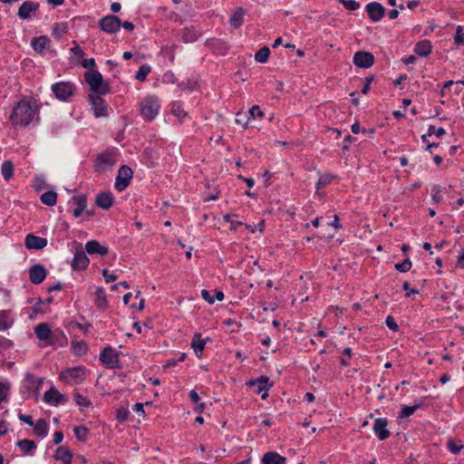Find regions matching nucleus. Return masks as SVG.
Here are the masks:
<instances>
[{
	"instance_id": "nucleus-60",
	"label": "nucleus",
	"mask_w": 464,
	"mask_h": 464,
	"mask_svg": "<svg viewBox=\"0 0 464 464\" xmlns=\"http://www.w3.org/2000/svg\"><path fill=\"white\" fill-rule=\"evenodd\" d=\"M73 44L74 45L71 48V52L81 58L83 57V50L75 42H73Z\"/></svg>"
},
{
	"instance_id": "nucleus-61",
	"label": "nucleus",
	"mask_w": 464,
	"mask_h": 464,
	"mask_svg": "<svg viewBox=\"0 0 464 464\" xmlns=\"http://www.w3.org/2000/svg\"><path fill=\"white\" fill-rule=\"evenodd\" d=\"M82 67H84L86 69L92 70V68L95 65V60L93 58L84 59L82 62Z\"/></svg>"
},
{
	"instance_id": "nucleus-40",
	"label": "nucleus",
	"mask_w": 464,
	"mask_h": 464,
	"mask_svg": "<svg viewBox=\"0 0 464 464\" xmlns=\"http://www.w3.org/2000/svg\"><path fill=\"white\" fill-rule=\"evenodd\" d=\"M170 110L171 113L179 120H183L187 116V112L183 110L179 102H173Z\"/></svg>"
},
{
	"instance_id": "nucleus-46",
	"label": "nucleus",
	"mask_w": 464,
	"mask_h": 464,
	"mask_svg": "<svg viewBox=\"0 0 464 464\" xmlns=\"http://www.w3.org/2000/svg\"><path fill=\"white\" fill-rule=\"evenodd\" d=\"M454 43L457 45H464V33L461 25H458L454 35Z\"/></svg>"
},
{
	"instance_id": "nucleus-20",
	"label": "nucleus",
	"mask_w": 464,
	"mask_h": 464,
	"mask_svg": "<svg viewBox=\"0 0 464 464\" xmlns=\"http://www.w3.org/2000/svg\"><path fill=\"white\" fill-rule=\"evenodd\" d=\"M34 334L38 340L44 342L47 344H51L52 331L50 325L46 323H41L34 328Z\"/></svg>"
},
{
	"instance_id": "nucleus-14",
	"label": "nucleus",
	"mask_w": 464,
	"mask_h": 464,
	"mask_svg": "<svg viewBox=\"0 0 464 464\" xmlns=\"http://www.w3.org/2000/svg\"><path fill=\"white\" fill-rule=\"evenodd\" d=\"M39 9V4L33 1L24 2L18 10V16L23 20H29Z\"/></svg>"
},
{
	"instance_id": "nucleus-54",
	"label": "nucleus",
	"mask_w": 464,
	"mask_h": 464,
	"mask_svg": "<svg viewBox=\"0 0 464 464\" xmlns=\"http://www.w3.org/2000/svg\"><path fill=\"white\" fill-rule=\"evenodd\" d=\"M102 273L106 283L114 282L118 278L115 273H111L107 268L102 269Z\"/></svg>"
},
{
	"instance_id": "nucleus-56",
	"label": "nucleus",
	"mask_w": 464,
	"mask_h": 464,
	"mask_svg": "<svg viewBox=\"0 0 464 464\" xmlns=\"http://www.w3.org/2000/svg\"><path fill=\"white\" fill-rule=\"evenodd\" d=\"M386 325L389 327V329L392 330L393 332H397L399 329V325L394 321L393 317L389 315L386 317L385 320Z\"/></svg>"
},
{
	"instance_id": "nucleus-64",
	"label": "nucleus",
	"mask_w": 464,
	"mask_h": 464,
	"mask_svg": "<svg viewBox=\"0 0 464 464\" xmlns=\"http://www.w3.org/2000/svg\"><path fill=\"white\" fill-rule=\"evenodd\" d=\"M404 291H406V296H411V295H416L419 293L418 290L411 289L408 282H405L402 285Z\"/></svg>"
},
{
	"instance_id": "nucleus-19",
	"label": "nucleus",
	"mask_w": 464,
	"mask_h": 464,
	"mask_svg": "<svg viewBox=\"0 0 464 464\" xmlns=\"http://www.w3.org/2000/svg\"><path fill=\"white\" fill-rule=\"evenodd\" d=\"M44 401L52 406H57L65 401V397L54 387H51L45 392L44 396Z\"/></svg>"
},
{
	"instance_id": "nucleus-59",
	"label": "nucleus",
	"mask_w": 464,
	"mask_h": 464,
	"mask_svg": "<svg viewBox=\"0 0 464 464\" xmlns=\"http://www.w3.org/2000/svg\"><path fill=\"white\" fill-rule=\"evenodd\" d=\"M86 344L84 343H77L73 344V352L77 354H81L86 352Z\"/></svg>"
},
{
	"instance_id": "nucleus-55",
	"label": "nucleus",
	"mask_w": 464,
	"mask_h": 464,
	"mask_svg": "<svg viewBox=\"0 0 464 464\" xmlns=\"http://www.w3.org/2000/svg\"><path fill=\"white\" fill-rule=\"evenodd\" d=\"M223 218L226 222L230 224L231 229H236L238 226L243 225L241 221L234 220L230 215H225Z\"/></svg>"
},
{
	"instance_id": "nucleus-49",
	"label": "nucleus",
	"mask_w": 464,
	"mask_h": 464,
	"mask_svg": "<svg viewBox=\"0 0 464 464\" xmlns=\"http://www.w3.org/2000/svg\"><path fill=\"white\" fill-rule=\"evenodd\" d=\"M177 79L174 73L171 71H168L162 75V82L167 84H174L176 83Z\"/></svg>"
},
{
	"instance_id": "nucleus-45",
	"label": "nucleus",
	"mask_w": 464,
	"mask_h": 464,
	"mask_svg": "<svg viewBox=\"0 0 464 464\" xmlns=\"http://www.w3.org/2000/svg\"><path fill=\"white\" fill-rule=\"evenodd\" d=\"M10 391V383L8 382H0V404L5 401Z\"/></svg>"
},
{
	"instance_id": "nucleus-48",
	"label": "nucleus",
	"mask_w": 464,
	"mask_h": 464,
	"mask_svg": "<svg viewBox=\"0 0 464 464\" xmlns=\"http://www.w3.org/2000/svg\"><path fill=\"white\" fill-rule=\"evenodd\" d=\"M396 270L405 273L411 268V261L410 259H405L401 263H398L395 265Z\"/></svg>"
},
{
	"instance_id": "nucleus-33",
	"label": "nucleus",
	"mask_w": 464,
	"mask_h": 464,
	"mask_svg": "<svg viewBox=\"0 0 464 464\" xmlns=\"http://www.w3.org/2000/svg\"><path fill=\"white\" fill-rule=\"evenodd\" d=\"M94 295L96 306L100 309H105L108 306V301L103 287H97Z\"/></svg>"
},
{
	"instance_id": "nucleus-27",
	"label": "nucleus",
	"mask_w": 464,
	"mask_h": 464,
	"mask_svg": "<svg viewBox=\"0 0 464 464\" xmlns=\"http://www.w3.org/2000/svg\"><path fill=\"white\" fill-rule=\"evenodd\" d=\"M90 263L85 252L78 251L74 254L72 266L73 268L85 269Z\"/></svg>"
},
{
	"instance_id": "nucleus-44",
	"label": "nucleus",
	"mask_w": 464,
	"mask_h": 464,
	"mask_svg": "<svg viewBox=\"0 0 464 464\" xmlns=\"http://www.w3.org/2000/svg\"><path fill=\"white\" fill-rule=\"evenodd\" d=\"M74 401H75V403L81 409L89 408L92 404L91 401L87 397H85L82 394H79V393L74 395Z\"/></svg>"
},
{
	"instance_id": "nucleus-31",
	"label": "nucleus",
	"mask_w": 464,
	"mask_h": 464,
	"mask_svg": "<svg viewBox=\"0 0 464 464\" xmlns=\"http://www.w3.org/2000/svg\"><path fill=\"white\" fill-rule=\"evenodd\" d=\"M33 426L34 432L36 436L41 438H45L47 436L49 426L44 419H39Z\"/></svg>"
},
{
	"instance_id": "nucleus-41",
	"label": "nucleus",
	"mask_w": 464,
	"mask_h": 464,
	"mask_svg": "<svg viewBox=\"0 0 464 464\" xmlns=\"http://www.w3.org/2000/svg\"><path fill=\"white\" fill-rule=\"evenodd\" d=\"M151 72V67L149 64L141 65L135 74V79L139 82H144Z\"/></svg>"
},
{
	"instance_id": "nucleus-29",
	"label": "nucleus",
	"mask_w": 464,
	"mask_h": 464,
	"mask_svg": "<svg viewBox=\"0 0 464 464\" xmlns=\"http://www.w3.org/2000/svg\"><path fill=\"white\" fill-rule=\"evenodd\" d=\"M262 464H286V459L277 452L269 451L264 455Z\"/></svg>"
},
{
	"instance_id": "nucleus-58",
	"label": "nucleus",
	"mask_w": 464,
	"mask_h": 464,
	"mask_svg": "<svg viewBox=\"0 0 464 464\" xmlns=\"http://www.w3.org/2000/svg\"><path fill=\"white\" fill-rule=\"evenodd\" d=\"M440 188L439 186H435L433 188H432V200L435 202V203H439L441 201V196L440 195Z\"/></svg>"
},
{
	"instance_id": "nucleus-22",
	"label": "nucleus",
	"mask_w": 464,
	"mask_h": 464,
	"mask_svg": "<svg viewBox=\"0 0 464 464\" xmlns=\"http://www.w3.org/2000/svg\"><path fill=\"white\" fill-rule=\"evenodd\" d=\"M85 250L88 254H97L100 256H105L108 254L109 249L106 246L100 244L96 240H90L85 245Z\"/></svg>"
},
{
	"instance_id": "nucleus-53",
	"label": "nucleus",
	"mask_w": 464,
	"mask_h": 464,
	"mask_svg": "<svg viewBox=\"0 0 464 464\" xmlns=\"http://www.w3.org/2000/svg\"><path fill=\"white\" fill-rule=\"evenodd\" d=\"M348 10L354 11L360 6V4L355 0H339Z\"/></svg>"
},
{
	"instance_id": "nucleus-30",
	"label": "nucleus",
	"mask_w": 464,
	"mask_h": 464,
	"mask_svg": "<svg viewBox=\"0 0 464 464\" xmlns=\"http://www.w3.org/2000/svg\"><path fill=\"white\" fill-rule=\"evenodd\" d=\"M431 44L428 40H423L415 44L414 52L420 56H427L431 53Z\"/></svg>"
},
{
	"instance_id": "nucleus-5",
	"label": "nucleus",
	"mask_w": 464,
	"mask_h": 464,
	"mask_svg": "<svg viewBox=\"0 0 464 464\" xmlns=\"http://www.w3.org/2000/svg\"><path fill=\"white\" fill-rule=\"evenodd\" d=\"M51 90L57 100L67 102L74 95L76 85L69 81H61L52 84Z\"/></svg>"
},
{
	"instance_id": "nucleus-43",
	"label": "nucleus",
	"mask_w": 464,
	"mask_h": 464,
	"mask_svg": "<svg viewBox=\"0 0 464 464\" xmlns=\"http://www.w3.org/2000/svg\"><path fill=\"white\" fill-rule=\"evenodd\" d=\"M447 448L452 454L456 455L459 454L460 450L463 449V443L460 440L457 441L454 440H449L447 443Z\"/></svg>"
},
{
	"instance_id": "nucleus-32",
	"label": "nucleus",
	"mask_w": 464,
	"mask_h": 464,
	"mask_svg": "<svg viewBox=\"0 0 464 464\" xmlns=\"http://www.w3.org/2000/svg\"><path fill=\"white\" fill-rule=\"evenodd\" d=\"M16 446L26 455L33 454L37 448L34 440L26 439L18 440Z\"/></svg>"
},
{
	"instance_id": "nucleus-28",
	"label": "nucleus",
	"mask_w": 464,
	"mask_h": 464,
	"mask_svg": "<svg viewBox=\"0 0 464 464\" xmlns=\"http://www.w3.org/2000/svg\"><path fill=\"white\" fill-rule=\"evenodd\" d=\"M208 339H203L200 334H194L191 340V348L197 356H201Z\"/></svg>"
},
{
	"instance_id": "nucleus-2",
	"label": "nucleus",
	"mask_w": 464,
	"mask_h": 464,
	"mask_svg": "<svg viewBox=\"0 0 464 464\" xmlns=\"http://www.w3.org/2000/svg\"><path fill=\"white\" fill-rule=\"evenodd\" d=\"M84 80L90 87L91 94H107L110 92V86L103 81L100 72L95 70L85 72Z\"/></svg>"
},
{
	"instance_id": "nucleus-62",
	"label": "nucleus",
	"mask_w": 464,
	"mask_h": 464,
	"mask_svg": "<svg viewBox=\"0 0 464 464\" xmlns=\"http://www.w3.org/2000/svg\"><path fill=\"white\" fill-rule=\"evenodd\" d=\"M456 266L459 268H464V249L459 251V254L457 258Z\"/></svg>"
},
{
	"instance_id": "nucleus-63",
	"label": "nucleus",
	"mask_w": 464,
	"mask_h": 464,
	"mask_svg": "<svg viewBox=\"0 0 464 464\" xmlns=\"http://www.w3.org/2000/svg\"><path fill=\"white\" fill-rule=\"evenodd\" d=\"M18 418L21 421L28 424L29 426H33L34 424L33 418L29 415L19 414Z\"/></svg>"
},
{
	"instance_id": "nucleus-34",
	"label": "nucleus",
	"mask_w": 464,
	"mask_h": 464,
	"mask_svg": "<svg viewBox=\"0 0 464 464\" xmlns=\"http://www.w3.org/2000/svg\"><path fill=\"white\" fill-rule=\"evenodd\" d=\"M244 14L245 12L243 8L239 7L237 8L229 18V23L232 27L238 28L244 21Z\"/></svg>"
},
{
	"instance_id": "nucleus-18",
	"label": "nucleus",
	"mask_w": 464,
	"mask_h": 464,
	"mask_svg": "<svg viewBox=\"0 0 464 464\" xmlns=\"http://www.w3.org/2000/svg\"><path fill=\"white\" fill-rule=\"evenodd\" d=\"M46 274V269L44 266L39 264L34 265L29 269L30 281L33 284L39 285L45 279Z\"/></svg>"
},
{
	"instance_id": "nucleus-9",
	"label": "nucleus",
	"mask_w": 464,
	"mask_h": 464,
	"mask_svg": "<svg viewBox=\"0 0 464 464\" xmlns=\"http://www.w3.org/2000/svg\"><path fill=\"white\" fill-rule=\"evenodd\" d=\"M133 176L132 169L128 166H121L117 173L114 188L118 191H123L130 183Z\"/></svg>"
},
{
	"instance_id": "nucleus-52",
	"label": "nucleus",
	"mask_w": 464,
	"mask_h": 464,
	"mask_svg": "<svg viewBox=\"0 0 464 464\" xmlns=\"http://www.w3.org/2000/svg\"><path fill=\"white\" fill-rule=\"evenodd\" d=\"M246 116L243 115L241 112L237 114L236 123L241 125L244 129L248 127V121L251 119L249 116L246 119Z\"/></svg>"
},
{
	"instance_id": "nucleus-1",
	"label": "nucleus",
	"mask_w": 464,
	"mask_h": 464,
	"mask_svg": "<svg viewBox=\"0 0 464 464\" xmlns=\"http://www.w3.org/2000/svg\"><path fill=\"white\" fill-rule=\"evenodd\" d=\"M37 115L36 102L32 98L25 97L14 105L9 120L14 127L24 128L33 122Z\"/></svg>"
},
{
	"instance_id": "nucleus-17",
	"label": "nucleus",
	"mask_w": 464,
	"mask_h": 464,
	"mask_svg": "<svg viewBox=\"0 0 464 464\" xmlns=\"http://www.w3.org/2000/svg\"><path fill=\"white\" fill-rule=\"evenodd\" d=\"M202 35V31L197 26L185 27L180 32V39L186 44L196 42Z\"/></svg>"
},
{
	"instance_id": "nucleus-10",
	"label": "nucleus",
	"mask_w": 464,
	"mask_h": 464,
	"mask_svg": "<svg viewBox=\"0 0 464 464\" xmlns=\"http://www.w3.org/2000/svg\"><path fill=\"white\" fill-rule=\"evenodd\" d=\"M118 161V154L115 151H105L97 159V169L100 171L111 169Z\"/></svg>"
},
{
	"instance_id": "nucleus-3",
	"label": "nucleus",
	"mask_w": 464,
	"mask_h": 464,
	"mask_svg": "<svg viewBox=\"0 0 464 464\" xmlns=\"http://www.w3.org/2000/svg\"><path fill=\"white\" fill-rule=\"evenodd\" d=\"M87 374V370L82 365L67 368L59 373L60 381L65 384L73 385L82 383Z\"/></svg>"
},
{
	"instance_id": "nucleus-26",
	"label": "nucleus",
	"mask_w": 464,
	"mask_h": 464,
	"mask_svg": "<svg viewBox=\"0 0 464 464\" xmlns=\"http://www.w3.org/2000/svg\"><path fill=\"white\" fill-rule=\"evenodd\" d=\"M14 319L10 311H0V332H5L11 328L14 324Z\"/></svg>"
},
{
	"instance_id": "nucleus-23",
	"label": "nucleus",
	"mask_w": 464,
	"mask_h": 464,
	"mask_svg": "<svg viewBox=\"0 0 464 464\" xmlns=\"http://www.w3.org/2000/svg\"><path fill=\"white\" fill-rule=\"evenodd\" d=\"M72 202L75 205L72 214L74 218H80L84 212L87 206L86 197L83 195H78L72 198Z\"/></svg>"
},
{
	"instance_id": "nucleus-4",
	"label": "nucleus",
	"mask_w": 464,
	"mask_h": 464,
	"mask_svg": "<svg viewBox=\"0 0 464 464\" xmlns=\"http://www.w3.org/2000/svg\"><path fill=\"white\" fill-rule=\"evenodd\" d=\"M140 114L148 121L155 119L160 109V99L155 95H150L143 99L140 102Z\"/></svg>"
},
{
	"instance_id": "nucleus-35",
	"label": "nucleus",
	"mask_w": 464,
	"mask_h": 464,
	"mask_svg": "<svg viewBox=\"0 0 464 464\" xmlns=\"http://www.w3.org/2000/svg\"><path fill=\"white\" fill-rule=\"evenodd\" d=\"M41 202L48 207H53L57 202V194L53 190H48L40 197Z\"/></svg>"
},
{
	"instance_id": "nucleus-57",
	"label": "nucleus",
	"mask_w": 464,
	"mask_h": 464,
	"mask_svg": "<svg viewBox=\"0 0 464 464\" xmlns=\"http://www.w3.org/2000/svg\"><path fill=\"white\" fill-rule=\"evenodd\" d=\"M201 297L209 304H213L215 303L214 295L206 289L201 290Z\"/></svg>"
},
{
	"instance_id": "nucleus-47",
	"label": "nucleus",
	"mask_w": 464,
	"mask_h": 464,
	"mask_svg": "<svg viewBox=\"0 0 464 464\" xmlns=\"http://www.w3.org/2000/svg\"><path fill=\"white\" fill-rule=\"evenodd\" d=\"M249 117L253 120L255 119H262L264 117V113L261 111L258 105H254L248 111Z\"/></svg>"
},
{
	"instance_id": "nucleus-38",
	"label": "nucleus",
	"mask_w": 464,
	"mask_h": 464,
	"mask_svg": "<svg viewBox=\"0 0 464 464\" xmlns=\"http://www.w3.org/2000/svg\"><path fill=\"white\" fill-rule=\"evenodd\" d=\"M2 176L5 180H9L14 174V166L10 160H5L3 162L1 167Z\"/></svg>"
},
{
	"instance_id": "nucleus-37",
	"label": "nucleus",
	"mask_w": 464,
	"mask_h": 464,
	"mask_svg": "<svg viewBox=\"0 0 464 464\" xmlns=\"http://www.w3.org/2000/svg\"><path fill=\"white\" fill-rule=\"evenodd\" d=\"M334 178H335V176L329 174V173L321 175L316 183V192L315 193L319 195L320 189H322L323 188L331 184V182L334 180Z\"/></svg>"
},
{
	"instance_id": "nucleus-39",
	"label": "nucleus",
	"mask_w": 464,
	"mask_h": 464,
	"mask_svg": "<svg viewBox=\"0 0 464 464\" xmlns=\"http://www.w3.org/2000/svg\"><path fill=\"white\" fill-rule=\"evenodd\" d=\"M73 433L79 441L84 442L88 440L89 429L85 426H76L73 428Z\"/></svg>"
},
{
	"instance_id": "nucleus-36",
	"label": "nucleus",
	"mask_w": 464,
	"mask_h": 464,
	"mask_svg": "<svg viewBox=\"0 0 464 464\" xmlns=\"http://www.w3.org/2000/svg\"><path fill=\"white\" fill-rule=\"evenodd\" d=\"M48 42V38L46 36L42 35L39 37L33 38L31 45L34 51L41 53L45 49Z\"/></svg>"
},
{
	"instance_id": "nucleus-13",
	"label": "nucleus",
	"mask_w": 464,
	"mask_h": 464,
	"mask_svg": "<svg viewBox=\"0 0 464 464\" xmlns=\"http://www.w3.org/2000/svg\"><path fill=\"white\" fill-rule=\"evenodd\" d=\"M353 62L359 68H370L374 63V56L369 52H357L354 53Z\"/></svg>"
},
{
	"instance_id": "nucleus-7",
	"label": "nucleus",
	"mask_w": 464,
	"mask_h": 464,
	"mask_svg": "<svg viewBox=\"0 0 464 464\" xmlns=\"http://www.w3.org/2000/svg\"><path fill=\"white\" fill-rule=\"evenodd\" d=\"M121 353L111 346H106L100 353L101 362L109 369H121L120 362Z\"/></svg>"
},
{
	"instance_id": "nucleus-21",
	"label": "nucleus",
	"mask_w": 464,
	"mask_h": 464,
	"mask_svg": "<svg viewBox=\"0 0 464 464\" xmlns=\"http://www.w3.org/2000/svg\"><path fill=\"white\" fill-rule=\"evenodd\" d=\"M24 245L27 249L40 250L47 246V239L34 235H27Z\"/></svg>"
},
{
	"instance_id": "nucleus-25",
	"label": "nucleus",
	"mask_w": 464,
	"mask_h": 464,
	"mask_svg": "<svg viewBox=\"0 0 464 464\" xmlns=\"http://www.w3.org/2000/svg\"><path fill=\"white\" fill-rule=\"evenodd\" d=\"M72 457V451L63 446L58 447L54 453V459L61 461L63 464H71Z\"/></svg>"
},
{
	"instance_id": "nucleus-11",
	"label": "nucleus",
	"mask_w": 464,
	"mask_h": 464,
	"mask_svg": "<svg viewBox=\"0 0 464 464\" xmlns=\"http://www.w3.org/2000/svg\"><path fill=\"white\" fill-rule=\"evenodd\" d=\"M246 385L248 387L254 388V392L256 394H261V398L263 400L266 399L268 396V390L271 387L269 383V379L266 376H261L256 380H249L246 382Z\"/></svg>"
},
{
	"instance_id": "nucleus-8",
	"label": "nucleus",
	"mask_w": 464,
	"mask_h": 464,
	"mask_svg": "<svg viewBox=\"0 0 464 464\" xmlns=\"http://www.w3.org/2000/svg\"><path fill=\"white\" fill-rule=\"evenodd\" d=\"M102 94H89L88 101L96 118L108 116V104L102 98Z\"/></svg>"
},
{
	"instance_id": "nucleus-15",
	"label": "nucleus",
	"mask_w": 464,
	"mask_h": 464,
	"mask_svg": "<svg viewBox=\"0 0 464 464\" xmlns=\"http://www.w3.org/2000/svg\"><path fill=\"white\" fill-rule=\"evenodd\" d=\"M388 421L384 418H377L373 423V432L380 440L388 439L391 435L390 430L387 428Z\"/></svg>"
},
{
	"instance_id": "nucleus-50",
	"label": "nucleus",
	"mask_w": 464,
	"mask_h": 464,
	"mask_svg": "<svg viewBox=\"0 0 464 464\" xmlns=\"http://www.w3.org/2000/svg\"><path fill=\"white\" fill-rule=\"evenodd\" d=\"M446 133L445 130L443 128H436L432 125L429 127L428 130V135H435L437 138L442 137Z\"/></svg>"
},
{
	"instance_id": "nucleus-6",
	"label": "nucleus",
	"mask_w": 464,
	"mask_h": 464,
	"mask_svg": "<svg viewBox=\"0 0 464 464\" xmlns=\"http://www.w3.org/2000/svg\"><path fill=\"white\" fill-rule=\"evenodd\" d=\"M44 382V378L36 377L31 372H26L23 382V391L24 393H26L27 397L34 398L37 400Z\"/></svg>"
},
{
	"instance_id": "nucleus-42",
	"label": "nucleus",
	"mask_w": 464,
	"mask_h": 464,
	"mask_svg": "<svg viewBox=\"0 0 464 464\" xmlns=\"http://www.w3.org/2000/svg\"><path fill=\"white\" fill-rule=\"evenodd\" d=\"M270 54V50L268 47H263L256 52L255 54V60L258 63H265L267 62V59Z\"/></svg>"
},
{
	"instance_id": "nucleus-24",
	"label": "nucleus",
	"mask_w": 464,
	"mask_h": 464,
	"mask_svg": "<svg viewBox=\"0 0 464 464\" xmlns=\"http://www.w3.org/2000/svg\"><path fill=\"white\" fill-rule=\"evenodd\" d=\"M114 201V198L111 192H102L97 195L95 203L102 209H109Z\"/></svg>"
},
{
	"instance_id": "nucleus-16",
	"label": "nucleus",
	"mask_w": 464,
	"mask_h": 464,
	"mask_svg": "<svg viewBox=\"0 0 464 464\" xmlns=\"http://www.w3.org/2000/svg\"><path fill=\"white\" fill-rule=\"evenodd\" d=\"M365 9L369 17L373 22L381 21L385 13L384 7L377 2L367 4Z\"/></svg>"
},
{
	"instance_id": "nucleus-51",
	"label": "nucleus",
	"mask_w": 464,
	"mask_h": 464,
	"mask_svg": "<svg viewBox=\"0 0 464 464\" xmlns=\"http://www.w3.org/2000/svg\"><path fill=\"white\" fill-rule=\"evenodd\" d=\"M418 406H404L400 413L401 418H407L412 415L417 410Z\"/></svg>"
},
{
	"instance_id": "nucleus-12",
	"label": "nucleus",
	"mask_w": 464,
	"mask_h": 464,
	"mask_svg": "<svg viewBox=\"0 0 464 464\" xmlns=\"http://www.w3.org/2000/svg\"><path fill=\"white\" fill-rule=\"evenodd\" d=\"M121 23L115 15H106L100 21L101 29L107 34H115L121 28Z\"/></svg>"
}]
</instances>
